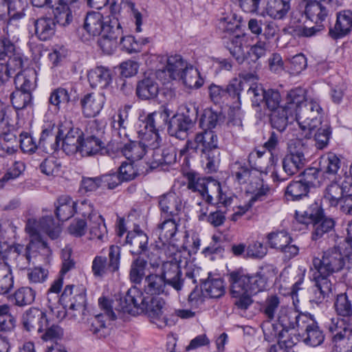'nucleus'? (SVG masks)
I'll use <instances>...</instances> for the list:
<instances>
[{
  "label": "nucleus",
  "mask_w": 352,
  "mask_h": 352,
  "mask_svg": "<svg viewBox=\"0 0 352 352\" xmlns=\"http://www.w3.org/2000/svg\"><path fill=\"white\" fill-rule=\"evenodd\" d=\"M322 216V209L320 206L314 203L305 211H296V220L303 224L314 223L316 219Z\"/></svg>",
  "instance_id": "obj_47"
},
{
  "label": "nucleus",
  "mask_w": 352,
  "mask_h": 352,
  "mask_svg": "<svg viewBox=\"0 0 352 352\" xmlns=\"http://www.w3.org/2000/svg\"><path fill=\"white\" fill-rule=\"evenodd\" d=\"M144 291L150 296L166 294L167 284L162 275L150 274L145 277Z\"/></svg>",
  "instance_id": "obj_34"
},
{
  "label": "nucleus",
  "mask_w": 352,
  "mask_h": 352,
  "mask_svg": "<svg viewBox=\"0 0 352 352\" xmlns=\"http://www.w3.org/2000/svg\"><path fill=\"white\" fill-rule=\"evenodd\" d=\"M121 249L118 245H111L107 258L97 256L92 262V272L95 276L102 277L109 273L118 272L120 268Z\"/></svg>",
  "instance_id": "obj_8"
},
{
  "label": "nucleus",
  "mask_w": 352,
  "mask_h": 352,
  "mask_svg": "<svg viewBox=\"0 0 352 352\" xmlns=\"http://www.w3.org/2000/svg\"><path fill=\"white\" fill-rule=\"evenodd\" d=\"M294 120H296V114L285 106L272 111L270 116V122L272 127L280 132L283 131L288 124L292 123Z\"/></svg>",
  "instance_id": "obj_28"
},
{
  "label": "nucleus",
  "mask_w": 352,
  "mask_h": 352,
  "mask_svg": "<svg viewBox=\"0 0 352 352\" xmlns=\"http://www.w3.org/2000/svg\"><path fill=\"white\" fill-rule=\"evenodd\" d=\"M204 296L210 298H218L225 293L223 281L221 278L208 279L202 284Z\"/></svg>",
  "instance_id": "obj_44"
},
{
  "label": "nucleus",
  "mask_w": 352,
  "mask_h": 352,
  "mask_svg": "<svg viewBox=\"0 0 352 352\" xmlns=\"http://www.w3.org/2000/svg\"><path fill=\"white\" fill-rule=\"evenodd\" d=\"M106 21H103V16L100 12H89L84 23V29L93 36L100 35Z\"/></svg>",
  "instance_id": "obj_37"
},
{
  "label": "nucleus",
  "mask_w": 352,
  "mask_h": 352,
  "mask_svg": "<svg viewBox=\"0 0 352 352\" xmlns=\"http://www.w3.org/2000/svg\"><path fill=\"white\" fill-rule=\"evenodd\" d=\"M188 188L193 192H198L203 198L207 199L208 194L219 189L217 180L199 177L194 175L188 177Z\"/></svg>",
  "instance_id": "obj_21"
},
{
  "label": "nucleus",
  "mask_w": 352,
  "mask_h": 352,
  "mask_svg": "<svg viewBox=\"0 0 352 352\" xmlns=\"http://www.w3.org/2000/svg\"><path fill=\"white\" fill-rule=\"evenodd\" d=\"M331 133L330 127L327 124L324 126L321 124L315 129L312 135H314L316 146L318 148L322 149L327 146Z\"/></svg>",
  "instance_id": "obj_62"
},
{
  "label": "nucleus",
  "mask_w": 352,
  "mask_h": 352,
  "mask_svg": "<svg viewBox=\"0 0 352 352\" xmlns=\"http://www.w3.org/2000/svg\"><path fill=\"white\" fill-rule=\"evenodd\" d=\"M23 324L25 329L28 331H43V329L48 326V320L46 314L37 308H30L23 317Z\"/></svg>",
  "instance_id": "obj_15"
},
{
  "label": "nucleus",
  "mask_w": 352,
  "mask_h": 352,
  "mask_svg": "<svg viewBox=\"0 0 352 352\" xmlns=\"http://www.w3.org/2000/svg\"><path fill=\"white\" fill-rule=\"evenodd\" d=\"M248 47V37L245 35L232 36L226 42L227 49L239 64L248 59V52L244 50Z\"/></svg>",
  "instance_id": "obj_26"
},
{
  "label": "nucleus",
  "mask_w": 352,
  "mask_h": 352,
  "mask_svg": "<svg viewBox=\"0 0 352 352\" xmlns=\"http://www.w3.org/2000/svg\"><path fill=\"white\" fill-rule=\"evenodd\" d=\"M303 320L300 321L301 327L298 331L304 343L311 346L320 345L324 340V335L318 323L310 314H307Z\"/></svg>",
  "instance_id": "obj_12"
},
{
  "label": "nucleus",
  "mask_w": 352,
  "mask_h": 352,
  "mask_svg": "<svg viewBox=\"0 0 352 352\" xmlns=\"http://www.w3.org/2000/svg\"><path fill=\"white\" fill-rule=\"evenodd\" d=\"M188 66V63L183 59L182 56L178 54L170 56L167 58L165 68L157 72V76L161 78L162 75L168 76V78L165 79L167 81L170 80H177L181 78L183 71Z\"/></svg>",
  "instance_id": "obj_16"
},
{
  "label": "nucleus",
  "mask_w": 352,
  "mask_h": 352,
  "mask_svg": "<svg viewBox=\"0 0 352 352\" xmlns=\"http://www.w3.org/2000/svg\"><path fill=\"white\" fill-rule=\"evenodd\" d=\"M34 225L36 222L33 220H29L26 223L25 230L30 238L29 244L25 248L21 245L14 248V252L17 254L15 261L20 270H24L29 266L32 253L40 249H47V243L38 234Z\"/></svg>",
  "instance_id": "obj_6"
},
{
  "label": "nucleus",
  "mask_w": 352,
  "mask_h": 352,
  "mask_svg": "<svg viewBox=\"0 0 352 352\" xmlns=\"http://www.w3.org/2000/svg\"><path fill=\"white\" fill-rule=\"evenodd\" d=\"M345 189L338 181L328 185L323 192V200L331 207H336L345 194Z\"/></svg>",
  "instance_id": "obj_39"
},
{
  "label": "nucleus",
  "mask_w": 352,
  "mask_h": 352,
  "mask_svg": "<svg viewBox=\"0 0 352 352\" xmlns=\"http://www.w3.org/2000/svg\"><path fill=\"white\" fill-rule=\"evenodd\" d=\"M224 117L220 112L214 111L210 109H206L201 119V124L212 131L221 122H223Z\"/></svg>",
  "instance_id": "obj_57"
},
{
  "label": "nucleus",
  "mask_w": 352,
  "mask_h": 352,
  "mask_svg": "<svg viewBox=\"0 0 352 352\" xmlns=\"http://www.w3.org/2000/svg\"><path fill=\"white\" fill-rule=\"evenodd\" d=\"M178 80H182V83L190 89H198L204 84V80L200 77L199 71L192 65L186 67Z\"/></svg>",
  "instance_id": "obj_43"
},
{
  "label": "nucleus",
  "mask_w": 352,
  "mask_h": 352,
  "mask_svg": "<svg viewBox=\"0 0 352 352\" xmlns=\"http://www.w3.org/2000/svg\"><path fill=\"white\" fill-rule=\"evenodd\" d=\"M88 80L92 87L106 88L111 82V72L102 66L96 67L89 72Z\"/></svg>",
  "instance_id": "obj_29"
},
{
  "label": "nucleus",
  "mask_w": 352,
  "mask_h": 352,
  "mask_svg": "<svg viewBox=\"0 0 352 352\" xmlns=\"http://www.w3.org/2000/svg\"><path fill=\"white\" fill-rule=\"evenodd\" d=\"M169 113L167 109L155 111L145 119V130L140 141L145 151L158 148L162 144L159 131L163 129L167 122Z\"/></svg>",
  "instance_id": "obj_4"
},
{
  "label": "nucleus",
  "mask_w": 352,
  "mask_h": 352,
  "mask_svg": "<svg viewBox=\"0 0 352 352\" xmlns=\"http://www.w3.org/2000/svg\"><path fill=\"white\" fill-rule=\"evenodd\" d=\"M10 100L14 109H23L31 105L32 94L30 92L16 89L11 94Z\"/></svg>",
  "instance_id": "obj_59"
},
{
  "label": "nucleus",
  "mask_w": 352,
  "mask_h": 352,
  "mask_svg": "<svg viewBox=\"0 0 352 352\" xmlns=\"http://www.w3.org/2000/svg\"><path fill=\"white\" fill-rule=\"evenodd\" d=\"M91 218L89 221L90 239L102 240L107 234L104 219L100 214H95Z\"/></svg>",
  "instance_id": "obj_53"
},
{
  "label": "nucleus",
  "mask_w": 352,
  "mask_h": 352,
  "mask_svg": "<svg viewBox=\"0 0 352 352\" xmlns=\"http://www.w3.org/2000/svg\"><path fill=\"white\" fill-rule=\"evenodd\" d=\"M276 273L277 270L273 265L263 266L252 274L239 270L229 273L230 293L234 299V305L241 310L248 309L253 303L252 296L264 290L267 282Z\"/></svg>",
  "instance_id": "obj_1"
},
{
  "label": "nucleus",
  "mask_w": 352,
  "mask_h": 352,
  "mask_svg": "<svg viewBox=\"0 0 352 352\" xmlns=\"http://www.w3.org/2000/svg\"><path fill=\"white\" fill-rule=\"evenodd\" d=\"M101 140L82 136L80 151L82 155H93L98 153L102 147Z\"/></svg>",
  "instance_id": "obj_58"
},
{
  "label": "nucleus",
  "mask_w": 352,
  "mask_h": 352,
  "mask_svg": "<svg viewBox=\"0 0 352 352\" xmlns=\"http://www.w3.org/2000/svg\"><path fill=\"white\" fill-rule=\"evenodd\" d=\"M177 230L175 217H166L162 223L158 225L157 232L159 239L163 244L170 243Z\"/></svg>",
  "instance_id": "obj_38"
},
{
  "label": "nucleus",
  "mask_w": 352,
  "mask_h": 352,
  "mask_svg": "<svg viewBox=\"0 0 352 352\" xmlns=\"http://www.w3.org/2000/svg\"><path fill=\"white\" fill-rule=\"evenodd\" d=\"M352 28V12L344 10L337 14V20L333 28L329 29V35L334 40L348 35Z\"/></svg>",
  "instance_id": "obj_17"
},
{
  "label": "nucleus",
  "mask_w": 352,
  "mask_h": 352,
  "mask_svg": "<svg viewBox=\"0 0 352 352\" xmlns=\"http://www.w3.org/2000/svg\"><path fill=\"white\" fill-rule=\"evenodd\" d=\"M1 29L3 34L0 32V60H5L15 52V43L19 40L18 32L14 26L7 24Z\"/></svg>",
  "instance_id": "obj_14"
},
{
  "label": "nucleus",
  "mask_w": 352,
  "mask_h": 352,
  "mask_svg": "<svg viewBox=\"0 0 352 352\" xmlns=\"http://www.w3.org/2000/svg\"><path fill=\"white\" fill-rule=\"evenodd\" d=\"M122 34L123 32L121 25L118 19L113 16H112V18L109 17V20L106 21V24L100 34V35L116 41H118L119 38L120 40L121 39V37L123 36Z\"/></svg>",
  "instance_id": "obj_51"
},
{
  "label": "nucleus",
  "mask_w": 352,
  "mask_h": 352,
  "mask_svg": "<svg viewBox=\"0 0 352 352\" xmlns=\"http://www.w3.org/2000/svg\"><path fill=\"white\" fill-rule=\"evenodd\" d=\"M185 148L200 152L208 172L217 171L220 162V152L217 136L212 131L205 130L197 134L193 141H187Z\"/></svg>",
  "instance_id": "obj_3"
},
{
  "label": "nucleus",
  "mask_w": 352,
  "mask_h": 352,
  "mask_svg": "<svg viewBox=\"0 0 352 352\" xmlns=\"http://www.w3.org/2000/svg\"><path fill=\"white\" fill-rule=\"evenodd\" d=\"M267 90H265L261 85L254 83L247 91L248 97L251 100L252 105L259 106L263 102Z\"/></svg>",
  "instance_id": "obj_64"
},
{
  "label": "nucleus",
  "mask_w": 352,
  "mask_h": 352,
  "mask_svg": "<svg viewBox=\"0 0 352 352\" xmlns=\"http://www.w3.org/2000/svg\"><path fill=\"white\" fill-rule=\"evenodd\" d=\"M267 243L272 248L282 250L288 243H291L292 239L284 231L272 232L267 234Z\"/></svg>",
  "instance_id": "obj_60"
},
{
  "label": "nucleus",
  "mask_w": 352,
  "mask_h": 352,
  "mask_svg": "<svg viewBox=\"0 0 352 352\" xmlns=\"http://www.w3.org/2000/svg\"><path fill=\"white\" fill-rule=\"evenodd\" d=\"M334 308L337 314L343 317L348 324L352 326V302L346 294L337 296Z\"/></svg>",
  "instance_id": "obj_40"
},
{
  "label": "nucleus",
  "mask_w": 352,
  "mask_h": 352,
  "mask_svg": "<svg viewBox=\"0 0 352 352\" xmlns=\"http://www.w3.org/2000/svg\"><path fill=\"white\" fill-rule=\"evenodd\" d=\"M280 298L277 295H270L261 306V311L269 320H272L280 307Z\"/></svg>",
  "instance_id": "obj_54"
},
{
  "label": "nucleus",
  "mask_w": 352,
  "mask_h": 352,
  "mask_svg": "<svg viewBox=\"0 0 352 352\" xmlns=\"http://www.w3.org/2000/svg\"><path fill=\"white\" fill-rule=\"evenodd\" d=\"M158 92L159 85L153 77L145 76L137 84V96L142 100L153 99L157 97Z\"/></svg>",
  "instance_id": "obj_31"
},
{
  "label": "nucleus",
  "mask_w": 352,
  "mask_h": 352,
  "mask_svg": "<svg viewBox=\"0 0 352 352\" xmlns=\"http://www.w3.org/2000/svg\"><path fill=\"white\" fill-rule=\"evenodd\" d=\"M307 314H299L292 309L281 308L278 315V322L282 327V330H292L301 327L300 321L305 320Z\"/></svg>",
  "instance_id": "obj_24"
},
{
  "label": "nucleus",
  "mask_w": 352,
  "mask_h": 352,
  "mask_svg": "<svg viewBox=\"0 0 352 352\" xmlns=\"http://www.w3.org/2000/svg\"><path fill=\"white\" fill-rule=\"evenodd\" d=\"M73 6L59 3L58 6L54 10V18L56 23L62 26H67L73 20Z\"/></svg>",
  "instance_id": "obj_55"
},
{
  "label": "nucleus",
  "mask_w": 352,
  "mask_h": 352,
  "mask_svg": "<svg viewBox=\"0 0 352 352\" xmlns=\"http://www.w3.org/2000/svg\"><path fill=\"white\" fill-rule=\"evenodd\" d=\"M295 114L300 128L305 132V137L311 138L312 133L322 124V109L318 102L310 100L298 109Z\"/></svg>",
  "instance_id": "obj_5"
},
{
  "label": "nucleus",
  "mask_w": 352,
  "mask_h": 352,
  "mask_svg": "<svg viewBox=\"0 0 352 352\" xmlns=\"http://www.w3.org/2000/svg\"><path fill=\"white\" fill-rule=\"evenodd\" d=\"M25 60H26V58L24 57L23 54L16 49L15 52L12 53L8 57L6 66L8 67L11 73L14 74L15 72L23 71L22 68L24 66Z\"/></svg>",
  "instance_id": "obj_63"
},
{
  "label": "nucleus",
  "mask_w": 352,
  "mask_h": 352,
  "mask_svg": "<svg viewBox=\"0 0 352 352\" xmlns=\"http://www.w3.org/2000/svg\"><path fill=\"white\" fill-rule=\"evenodd\" d=\"M36 72L32 69L18 72L14 77L16 89L30 92L35 88Z\"/></svg>",
  "instance_id": "obj_35"
},
{
  "label": "nucleus",
  "mask_w": 352,
  "mask_h": 352,
  "mask_svg": "<svg viewBox=\"0 0 352 352\" xmlns=\"http://www.w3.org/2000/svg\"><path fill=\"white\" fill-rule=\"evenodd\" d=\"M313 265L317 271L316 274L329 278L333 273L344 269L343 254L338 248L329 249L324 252L322 258H314Z\"/></svg>",
  "instance_id": "obj_7"
},
{
  "label": "nucleus",
  "mask_w": 352,
  "mask_h": 352,
  "mask_svg": "<svg viewBox=\"0 0 352 352\" xmlns=\"http://www.w3.org/2000/svg\"><path fill=\"white\" fill-rule=\"evenodd\" d=\"M122 154L131 162L140 160L146 154L144 147L140 142H132L125 143L121 148Z\"/></svg>",
  "instance_id": "obj_46"
},
{
  "label": "nucleus",
  "mask_w": 352,
  "mask_h": 352,
  "mask_svg": "<svg viewBox=\"0 0 352 352\" xmlns=\"http://www.w3.org/2000/svg\"><path fill=\"white\" fill-rule=\"evenodd\" d=\"M74 302L68 307V317L70 319L80 320L83 319L85 314L86 296L83 292H76L74 297Z\"/></svg>",
  "instance_id": "obj_42"
},
{
  "label": "nucleus",
  "mask_w": 352,
  "mask_h": 352,
  "mask_svg": "<svg viewBox=\"0 0 352 352\" xmlns=\"http://www.w3.org/2000/svg\"><path fill=\"white\" fill-rule=\"evenodd\" d=\"M147 261L139 256L131 263L129 271V279L135 284H140L145 276Z\"/></svg>",
  "instance_id": "obj_50"
},
{
  "label": "nucleus",
  "mask_w": 352,
  "mask_h": 352,
  "mask_svg": "<svg viewBox=\"0 0 352 352\" xmlns=\"http://www.w3.org/2000/svg\"><path fill=\"white\" fill-rule=\"evenodd\" d=\"M146 157V164L147 168L144 171L141 170L142 173H147L148 170H153L162 166L164 165L174 163L176 160V154L173 149L165 148L160 149V147L155 149L147 150Z\"/></svg>",
  "instance_id": "obj_13"
},
{
  "label": "nucleus",
  "mask_w": 352,
  "mask_h": 352,
  "mask_svg": "<svg viewBox=\"0 0 352 352\" xmlns=\"http://www.w3.org/2000/svg\"><path fill=\"white\" fill-rule=\"evenodd\" d=\"M307 102H309V100L306 99L305 89L298 87L290 90L287 93L286 104L284 106L295 113L298 111V109L302 107L304 104Z\"/></svg>",
  "instance_id": "obj_41"
},
{
  "label": "nucleus",
  "mask_w": 352,
  "mask_h": 352,
  "mask_svg": "<svg viewBox=\"0 0 352 352\" xmlns=\"http://www.w3.org/2000/svg\"><path fill=\"white\" fill-rule=\"evenodd\" d=\"M162 276L167 285L171 286L177 291L182 289L184 279L182 277V273L179 265L174 262H166L162 267Z\"/></svg>",
  "instance_id": "obj_18"
},
{
  "label": "nucleus",
  "mask_w": 352,
  "mask_h": 352,
  "mask_svg": "<svg viewBox=\"0 0 352 352\" xmlns=\"http://www.w3.org/2000/svg\"><path fill=\"white\" fill-rule=\"evenodd\" d=\"M12 270L6 262H0V294H5L13 287Z\"/></svg>",
  "instance_id": "obj_52"
},
{
  "label": "nucleus",
  "mask_w": 352,
  "mask_h": 352,
  "mask_svg": "<svg viewBox=\"0 0 352 352\" xmlns=\"http://www.w3.org/2000/svg\"><path fill=\"white\" fill-rule=\"evenodd\" d=\"M159 206L164 218L175 217L181 210L182 201L174 192H169L160 197Z\"/></svg>",
  "instance_id": "obj_23"
},
{
  "label": "nucleus",
  "mask_w": 352,
  "mask_h": 352,
  "mask_svg": "<svg viewBox=\"0 0 352 352\" xmlns=\"http://www.w3.org/2000/svg\"><path fill=\"white\" fill-rule=\"evenodd\" d=\"M14 297L16 305L18 306H25L34 302L35 292L28 287H21L15 292Z\"/></svg>",
  "instance_id": "obj_61"
},
{
  "label": "nucleus",
  "mask_w": 352,
  "mask_h": 352,
  "mask_svg": "<svg viewBox=\"0 0 352 352\" xmlns=\"http://www.w3.org/2000/svg\"><path fill=\"white\" fill-rule=\"evenodd\" d=\"M36 222L34 228L37 231L38 234L42 238L41 232H44L48 235L52 239H56L58 237L61 229L58 223H56L52 217H45L39 221L35 219H29Z\"/></svg>",
  "instance_id": "obj_33"
},
{
  "label": "nucleus",
  "mask_w": 352,
  "mask_h": 352,
  "mask_svg": "<svg viewBox=\"0 0 352 352\" xmlns=\"http://www.w3.org/2000/svg\"><path fill=\"white\" fill-rule=\"evenodd\" d=\"M291 9V0H268L266 14L275 20H283L288 14Z\"/></svg>",
  "instance_id": "obj_32"
},
{
  "label": "nucleus",
  "mask_w": 352,
  "mask_h": 352,
  "mask_svg": "<svg viewBox=\"0 0 352 352\" xmlns=\"http://www.w3.org/2000/svg\"><path fill=\"white\" fill-rule=\"evenodd\" d=\"M310 187L302 180L291 182L287 187L285 196L287 199L296 201L307 196Z\"/></svg>",
  "instance_id": "obj_48"
},
{
  "label": "nucleus",
  "mask_w": 352,
  "mask_h": 352,
  "mask_svg": "<svg viewBox=\"0 0 352 352\" xmlns=\"http://www.w3.org/2000/svg\"><path fill=\"white\" fill-rule=\"evenodd\" d=\"M314 225V230L312 232V239L318 240L321 238L325 233H328L332 230L335 226L333 219L324 217V214L318 219H316Z\"/></svg>",
  "instance_id": "obj_49"
},
{
  "label": "nucleus",
  "mask_w": 352,
  "mask_h": 352,
  "mask_svg": "<svg viewBox=\"0 0 352 352\" xmlns=\"http://www.w3.org/2000/svg\"><path fill=\"white\" fill-rule=\"evenodd\" d=\"M76 202L68 195H61L57 200L56 214L60 221H67L75 213Z\"/></svg>",
  "instance_id": "obj_36"
},
{
  "label": "nucleus",
  "mask_w": 352,
  "mask_h": 352,
  "mask_svg": "<svg viewBox=\"0 0 352 352\" xmlns=\"http://www.w3.org/2000/svg\"><path fill=\"white\" fill-rule=\"evenodd\" d=\"M340 159L332 153H329L320 157V170L324 174L335 175L340 167Z\"/></svg>",
  "instance_id": "obj_45"
},
{
  "label": "nucleus",
  "mask_w": 352,
  "mask_h": 352,
  "mask_svg": "<svg viewBox=\"0 0 352 352\" xmlns=\"http://www.w3.org/2000/svg\"><path fill=\"white\" fill-rule=\"evenodd\" d=\"M305 162L306 159L300 142L297 141L289 144L288 153L282 160L283 169L287 175L296 174L304 168Z\"/></svg>",
  "instance_id": "obj_10"
},
{
  "label": "nucleus",
  "mask_w": 352,
  "mask_h": 352,
  "mask_svg": "<svg viewBox=\"0 0 352 352\" xmlns=\"http://www.w3.org/2000/svg\"><path fill=\"white\" fill-rule=\"evenodd\" d=\"M300 335L290 332L289 330H281L278 334V343L272 346H279L282 349L292 350L299 342Z\"/></svg>",
  "instance_id": "obj_56"
},
{
  "label": "nucleus",
  "mask_w": 352,
  "mask_h": 352,
  "mask_svg": "<svg viewBox=\"0 0 352 352\" xmlns=\"http://www.w3.org/2000/svg\"><path fill=\"white\" fill-rule=\"evenodd\" d=\"M164 300L159 296H144L137 287H131L123 298L120 299V311L131 313L135 308L146 313L152 322L162 328L167 321L163 316Z\"/></svg>",
  "instance_id": "obj_2"
},
{
  "label": "nucleus",
  "mask_w": 352,
  "mask_h": 352,
  "mask_svg": "<svg viewBox=\"0 0 352 352\" xmlns=\"http://www.w3.org/2000/svg\"><path fill=\"white\" fill-rule=\"evenodd\" d=\"M34 24L35 35L41 41L50 40L55 34L56 22L51 17H40Z\"/></svg>",
  "instance_id": "obj_30"
},
{
  "label": "nucleus",
  "mask_w": 352,
  "mask_h": 352,
  "mask_svg": "<svg viewBox=\"0 0 352 352\" xmlns=\"http://www.w3.org/2000/svg\"><path fill=\"white\" fill-rule=\"evenodd\" d=\"M193 126L190 118L176 114L168 122V133L171 136L182 140L186 138L188 131Z\"/></svg>",
  "instance_id": "obj_22"
},
{
  "label": "nucleus",
  "mask_w": 352,
  "mask_h": 352,
  "mask_svg": "<svg viewBox=\"0 0 352 352\" xmlns=\"http://www.w3.org/2000/svg\"><path fill=\"white\" fill-rule=\"evenodd\" d=\"M148 238L139 227L128 232L126 243L131 245L133 254H141L147 252Z\"/></svg>",
  "instance_id": "obj_27"
},
{
  "label": "nucleus",
  "mask_w": 352,
  "mask_h": 352,
  "mask_svg": "<svg viewBox=\"0 0 352 352\" xmlns=\"http://www.w3.org/2000/svg\"><path fill=\"white\" fill-rule=\"evenodd\" d=\"M82 136L83 132L78 128H71L65 133V130L60 126L56 135L53 148L54 150L56 149L59 146L60 141H62L63 151L67 155H73L80 151Z\"/></svg>",
  "instance_id": "obj_9"
},
{
  "label": "nucleus",
  "mask_w": 352,
  "mask_h": 352,
  "mask_svg": "<svg viewBox=\"0 0 352 352\" xmlns=\"http://www.w3.org/2000/svg\"><path fill=\"white\" fill-rule=\"evenodd\" d=\"M315 285L312 289V296L310 297L309 302L311 304L318 305L324 300L329 297L332 289V283L329 278L322 277L315 274Z\"/></svg>",
  "instance_id": "obj_25"
},
{
  "label": "nucleus",
  "mask_w": 352,
  "mask_h": 352,
  "mask_svg": "<svg viewBox=\"0 0 352 352\" xmlns=\"http://www.w3.org/2000/svg\"><path fill=\"white\" fill-rule=\"evenodd\" d=\"M98 304L104 314H98L91 320L89 331L97 338H102L108 334V329L104 320V314L112 320L116 319V316L112 309L111 302L108 298L105 297L100 298Z\"/></svg>",
  "instance_id": "obj_11"
},
{
  "label": "nucleus",
  "mask_w": 352,
  "mask_h": 352,
  "mask_svg": "<svg viewBox=\"0 0 352 352\" xmlns=\"http://www.w3.org/2000/svg\"><path fill=\"white\" fill-rule=\"evenodd\" d=\"M105 96L102 93L86 94L80 100L84 115L87 118L97 116L105 102Z\"/></svg>",
  "instance_id": "obj_19"
},
{
  "label": "nucleus",
  "mask_w": 352,
  "mask_h": 352,
  "mask_svg": "<svg viewBox=\"0 0 352 352\" xmlns=\"http://www.w3.org/2000/svg\"><path fill=\"white\" fill-rule=\"evenodd\" d=\"M305 3V14L310 21L316 24H322L329 15V6L321 4L317 0H302Z\"/></svg>",
  "instance_id": "obj_20"
}]
</instances>
